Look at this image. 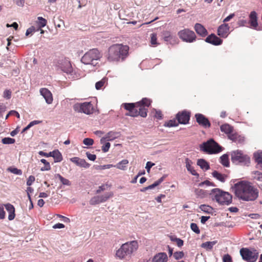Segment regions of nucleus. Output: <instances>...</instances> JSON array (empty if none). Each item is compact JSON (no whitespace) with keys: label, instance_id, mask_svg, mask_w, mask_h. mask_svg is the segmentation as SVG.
Returning a JSON list of instances; mask_svg holds the SVG:
<instances>
[{"label":"nucleus","instance_id":"62","mask_svg":"<svg viewBox=\"0 0 262 262\" xmlns=\"http://www.w3.org/2000/svg\"><path fill=\"white\" fill-rule=\"evenodd\" d=\"M86 155L88 158L91 161H94L96 159V156L95 155L91 154L89 152H86Z\"/></svg>","mask_w":262,"mask_h":262},{"label":"nucleus","instance_id":"6","mask_svg":"<svg viewBox=\"0 0 262 262\" xmlns=\"http://www.w3.org/2000/svg\"><path fill=\"white\" fill-rule=\"evenodd\" d=\"M201 150L208 154H214L222 151V147L213 139H210L206 142L200 144Z\"/></svg>","mask_w":262,"mask_h":262},{"label":"nucleus","instance_id":"26","mask_svg":"<svg viewBox=\"0 0 262 262\" xmlns=\"http://www.w3.org/2000/svg\"><path fill=\"white\" fill-rule=\"evenodd\" d=\"M253 158L257 163L256 167L262 169V151H258L254 153Z\"/></svg>","mask_w":262,"mask_h":262},{"label":"nucleus","instance_id":"54","mask_svg":"<svg viewBox=\"0 0 262 262\" xmlns=\"http://www.w3.org/2000/svg\"><path fill=\"white\" fill-rule=\"evenodd\" d=\"M150 42L152 45H157V35L155 33H152L150 35Z\"/></svg>","mask_w":262,"mask_h":262},{"label":"nucleus","instance_id":"5","mask_svg":"<svg viewBox=\"0 0 262 262\" xmlns=\"http://www.w3.org/2000/svg\"><path fill=\"white\" fill-rule=\"evenodd\" d=\"M101 58L100 53L97 49H93L86 52L81 59V62L85 64L96 66L98 60Z\"/></svg>","mask_w":262,"mask_h":262},{"label":"nucleus","instance_id":"17","mask_svg":"<svg viewBox=\"0 0 262 262\" xmlns=\"http://www.w3.org/2000/svg\"><path fill=\"white\" fill-rule=\"evenodd\" d=\"M229 29L227 24H222L218 27L217 35L222 38H226L229 34Z\"/></svg>","mask_w":262,"mask_h":262},{"label":"nucleus","instance_id":"24","mask_svg":"<svg viewBox=\"0 0 262 262\" xmlns=\"http://www.w3.org/2000/svg\"><path fill=\"white\" fill-rule=\"evenodd\" d=\"M5 206L6 209L9 213V215H8V220L9 221L13 220L15 216L14 207L13 206V205H12V204H11L10 203H7V204H5Z\"/></svg>","mask_w":262,"mask_h":262},{"label":"nucleus","instance_id":"16","mask_svg":"<svg viewBox=\"0 0 262 262\" xmlns=\"http://www.w3.org/2000/svg\"><path fill=\"white\" fill-rule=\"evenodd\" d=\"M205 41L209 43L214 46L221 45L223 42V40L216 36L214 34L212 33L208 35L205 39Z\"/></svg>","mask_w":262,"mask_h":262},{"label":"nucleus","instance_id":"39","mask_svg":"<svg viewBox=\"0 0 262 262\" xmlns=\"http://www.w3.org/2000/svg\"><path fill=\"white\" fill-rule=\"evenodd\" d=\"M163 38L165 41L170 42L171 39L172 38V36L171 33L169 31H165L162 34Z\"/></svg>","mask_w":262,"mask_h":262},{"label":"nucleus","instance_id":"28","mask_svg":"<svg viewBox=\"0 0 262 262\" xmlns=\"http://www.w3.org/2000/svg\"><path fill=\"white\" fill-rule=\"evenodd\" d=\"M186 167L187 170L190 172V173L194 176H199V174L193 169V167L191 166L192 162L191 160L186 158L185 159Z\"/></svg>","mask_w":262,"mask_h":262},{"label":"nucleus","instance_id":"59","mask_svg":"<svg viewBox=\"0 0 262 262\" xmlns=\"http://www.w3.org/2000/svg\"><path fill=\"white\" fill-rule=\"evenodd\" d=\"M108 186V184H103V185H102L101 186H100L99 187H98V189L96 191V193H100L101 191H104L106 189V187Z\"/></svg>","mask_w":262,"mask_h":262},{"label":"nucleus","instance_id":"43","mask_svg":"<svg viewBox=\"0 0 262 262\" xmlns=\"http://www.w3.org/2000/svg\"><path fill=\"white\" fill-rule=\"evenodd\" d=\"M8 170L9 171H10L11 173L16 174V175L20 176L22 174L21 170L18 169L17 168H15V167H10L8 168Z\"/></svg>","mask_w":262,"mask_h":262},{"label":"nucleus","instance_id":"37","mask_svg":"<svg viewBox=\"0 0 262 262\" xmlns=\"http://www.w3.org/2000/svg\"><path fill=\"white\" fill-rule=\"evenodd\" d=\"M113 193L112 192L106 193L104 195H98L100 203L106 202L112 196Z\"/></svg>","mask_w":262,"mask_h":262},{"label":"nucleus","instance_id":"45","mask_svg":"<svg viewBox=\"0 0 262 262\" xmlns=\"http://www.w3.org/2000/svg\"><path fill=\"white\" fill-rule=\"evenodd\" d=\"M200 208L202 211L206 213H210L212 210V207L206 205H201L200 207Z\"/></svg>","mask_w":262,"mask_h":262},{"label":"nucleus","instance_id":"8","mask_svg":"<svg viewBox=\"0 0 262 262\" xmlns=\"http://www.w3.org/2000/svg\"><path fill=\"white\" fill-rule=\"evenodd\" d=\"M59 67L61 71L67 74L69 79L74 80L78 79L80 77L79 74L73 69L70 61L68 59L62 60L59 63Z\"/></svg>","mask_w":262,"mask_h":262},{"label":"nucleus","instance_id":"1","mask_svg":"<svg viewBox=\"0 0 262 262\" xmlns=\"http://www.w3.org/2000/svg\"><path fill=\"white\" fill-rule=\"evenodd\" d=\"M236 196L244 201H254L259 195L257 188L247 181H240L234 184L232 187Z\"/></svg>","mask_w":262,"mask_h":262},{"label":"nucleus","instance_id":"51","mask_svg":"<svg viewBox=\"0 0 262 262\" xmlns=\"http://www.w3.org/2000/svg\"><path fill=\"white\" fill-rule=\"evenodd\" d=\"M254 178L257 181L262 182V172L258 171L254 172Z\"/></svg>","mask_w":262,"mask_h":262},{"label":"nucleus","instance_id":"3","mask_svg":"<svg viewBox=\"0 0 262 262\" xmlns=\"http://www.w3.org/2000/svg\"><path fill=\"white\" fill-rule=\"evenodd\" d=\"M209 195L212 200L215 201L221 205H229L232 202V195L220 188L212 189L210 192Z\"/></svg>","mask_w":262,"mask_h":262},{"label":"nucleus","instance_id":"13","mask_svg":"<svg viewBox=\"0 0 262 262\" xmlns=\"http://www.w3.org/2000/svg\"><path fill=\"white\" fill-rule=\"evenodd\" d=\"M191 113L186 110L178 112L176 115V119L179 124H187L189 123Z\"/></svg>","mask_w":262,"mask_h":262},{"label":"nucleus","instance_id":"12","mask_svg":"<svg viewBox=\"0 0 262 262\" xmlns=\"http://www.w3.org/2000/svg\"><path fill=\"white\" fill-rule=\"evenodd\" d=\"M75 111L78 113H83L87 115L91 114L93 112V105L91 102L77 103L73 106Z\"/></svg>","mask_w":262,"mask_h":262},{"label":"nucleus","instance_id":"33","mask_svg":"<svg viewBox=\"0 0 262 262\" xmlns=\"http://www.w3.org/2000/svg\"><path fill=\"white\" fill-rule=\"evenodd\" d=\"M220 163L225 167H228L229 166V160L228 155L224 154L220 157Z\"/></svg>","mask_w":262,"mask_h":262},{"label":"nucleus","instance_id":"29","mask_svg":"<svg viewBox=\"0 0 262 262\" xmlns=\"http://www.w3.org/2000/svg\"><path fill=\"white\" fill-rule=\"evenodd\" d=\"M212 176L213 178L222 183L225 182L226 178L227 177L226 174H222L216 170H214L212 172Z\"/></svg>","mask_w":262,"mask_h":262},{"label":"nucleus","instance_id":"23","mask_svg":"<svg viewBox=\"0 0 262 262\" xmlns=\"http://www.w3.org/2000/svg\"><path fill=\"white\" fill-rule=\"evenodd\" d=\"M168 260L167 255L166 253L160 252L154 256L152 262H167Z\"/></svg>","mask_w":262,"mask_h":262},{"label":"nucleus","instance_id":"14","mask_svg":"<svg viewBox=\"0 0 262 262\" xmlns=\"http://www.w3.org/2000/svg\"><path fill=\"white\" fill-rule=\"evenodd\" d=\"M196 122L204 128H209L211 126V123L208 119L204 115L197 113L195 115Z\"/></svg>","mask_w":262,"mask_h":262},{"label":"nucleus","instance_id":"36","mask_svg":"<svg viewBox=\"0 0 262 262\" xmlns=\"http://www.w3.org/2000/svg\"><path fill=\"white\" fill-rule=\"evenodd\" d=\"M55 177L56 178H58L62 184L63 185L70 186L71 185V182L68 179L63 178L59 173L56 174L55 175Z\"/></svg>","mask_w":262,"mask_h":262},{"label":"nucleus","instance_id":"50","mask_svg":"<svg viewBox=\"0 0 262 262\" xmlns=\"http://www.w3.org/2000/svg\"><path fill=\"white\" fill-rule=\"evenodd\" d=\"M190 228L194 233L196 234H199L200 233V230L198 225L195 223H191L190 224Z\"/></svg>","mask_w":262,"mask_h":262},{"label":"nucleus","instance_id":"58","mask_svg":"<svg viewBox=\"0 0 262 262\" xmlns=\"http://www.w3.org/2000/svg\"><path fill=\"white\" fill-rule=\"evenodd\" d=\"M13 114H16V116L17 118H20V115H19V114L16 112V111H14V110H12V111H10L9 113L6 115V119H8V118L9 117V116L10 115H12Z\"/></svg>","mask_w":262,"mask_h":262},{"label":"nucleus","instance_id":"20","mask_svg":"<svg viewBox=\"0 0 262 262\" xmlns=\"http://www.w3.org/2000/svg\"><path fill=\"white\" fill-rule=\"evenodd\" d=\"M70 161L76 164V165L85 168H88L90 166V164L87 163L84 159H80L78 157L72 158L70 159Z\"/></svg>","mask_w":262,"mask_h":262},{"label":"nucleus","instance_id":"11","mask_svg":"<svg viewBox=\"0 0 262 262\" xmlns=\"http://www.w3.org/2000/svg\"><path fill=\"white\" fill-rule=\"evenodd\" d=\"M179 38L184 42L192 43L196 39V36L194 31L189 29H184L178 33Z\"/></svg>","mask_w":262,"mask_h":262},{"label":"nucleus","instance_id":"35","mask_svg":"<svg viewBox=\"0 0 262 262\" xmlns=\"http://www.w3.org/2000/svg\"><path fill=\"white\" fill-rule=\"evenodd\" d=\"M128 163V161L127 159H123L114 166L121 170H125Z\"/></svg>","mask_w":262,"mask_h":262},{"label":"nucleus","instance_id":"30","mask_svg":"<svg viewBox=\"0 0 262 262\" xmlns=\"http://www.w3.org/2000/svg\"><path fill=\"white\" fill-rule=\"evenodd\" d=\"M197 165L200 167L203 170L206 171L210 168L209 163L203 159H200L198 160Z\"/></svg>","mask_w":262,"mask_h":262},{"label":"nucleus","instance_id":"22","mask_svg":"<svg viewBox=\"0 0 262 262\" xmlns=\"http://www.w3.org/2000/svg\"><path fill=\"white\" fill-rule=\"evenodd\" d=\"M250 23L253 29L260 30L257 28L258 26L257 13L255 11L251 12L249 15Z\"/></svg>","mask_w":262,"mask_h":262},{"label":"nucleus","instance_id":"34","mask_svg":"<svg viewBox=\"0 0 262 262\" xmlns=\"http://www.w3.org/2000/svg\"><path fill=\"white\" fill-rule=\"evenodd\" d=\"M119 133L116 132L111 131L109 132L106 135V137L107 138V141H112L115 140L119 137Z\"/></svg>","mask_w":262,"mask_h":262},{"label":"nucleus","instance_id":"18","mask_svg":"<svg viewBox=\"0 0 262 262\" xmlns=\"http://www.w3.org/2000/svg\"><path fill=\"white\" fill-rule=\"evenodd\" d=\"M228 139L236 144H243L245 142L244 136L238 134L237 133H233L232 135L228 136Z\"/></svg>","mask_w":262,"mask_h":262},{"label":"nucleus","instance_id":"10","mask_svg":"<svg viewBox=\"0 0 262 262\" xmlns=\"http://www.w3.org/2000/svg\"><path fill=\"white\" fill-rule=\"evenodd\" d=\"M240 254L242 258L247 262H255L258 256L257 250H250L246 248H243L240 250Z\"/></svg>","mask_w":262,"mask_h":262},{"label":"nucleus","instance_id":"9","mask_svg":"<svg viewBox=\"0 0 262 262\" xmlns=\"http://www.w3.org/2000/svg\"><path fill=\"white\" fill-rule=\"evenodd\" d=\"M151 100L147 98H143L142 99L136 103V113L137 116L140 115L142 117L147 116V107L150 105Z\"/></svg>","mask_w":262,"mask_h":262},{"label":"nucleus","instance_id":"7","mask_svg":"<svg viewBox=\"0 0 262 262\" xmlns=\"http://www.w3.org/2000/svg\"><path fill=\"white\" fill-rule=\"evenodd\" d=\"M231 157L232 162L235 165H248L250 163V157L239 150L232 151Z\"/></svg>","mask_w":262,"mask_h":262},{"label":"nucleus","instance_id":"27","mask_svg":"<svg viewBox=\"0 0 262 262\" xmlns=\"http://www.w3.org/2000/svg\"><path fill=\"white\" fill-rule=\"evenodd\" d=\"M49 155L51 156L54 158L55 162H60L63 159L61 154L57 149L49 152Z\"/></svg>","mask_w":262,"mask_h":262},{"label":"nucleus","instance_id":"60","mask_svg":"<svg viewBox=\"0 0 262 262\" xmlns=\"http://www.w3.org/2000/svg\"><path fill=\"white\" fill-rule=\"evenodd\" d=\"M223 262H232L231 256L228 254L224 255L223 258Z\"/></svg>","mask_w":262,"mask_h":262},{"label":"nucleus","instance_id":"53","mask_svg":"<svg viewBox=\"0 0 262 262\" xmlns=\"http://www.w3.org/2000/svg\"><path fill=\"white\" fill-rule=\"evenodd\" d=\"M83 143L85 145L91 146L94 143V140L91 138H86L84 139Z\"/></svg>","mask_w":262,"mask_h":262},{"label":"nucleus","instance_id":"40","mask_svg":"<svg viewBox=\"0 0 262 262\" xmlns=\"http://www.w3.org/2000/svg\"><path fill=\"white\" fill-rule=\"evenodd\" d=\"M106 80L107 79L106 78H103L101 80L97 82L95 84V88L96 90H98L101 89V88L104 85Z\"/></svg>","mask_w":262,"mask_h":262},{"label":"nucleus","instance_id":"42","mask_svg":"<svg viewBox=\"0 0 262 262\" xmlns=\"http://www.w3.org/2000/svg\"><path fill=\"white\" fill-rule=\"evenodd\" d=\"M15 142V140L14 139L10 137H5L2 140V142L4 144H11L14 143Z\"/></svg>","mask_w":262,"mask_h":262},{"label":"nucleus","instance_id":"46","mask_svg":"<svg viewBox=\"0 0 262 262\" xmlns=\"http://www.w3.org/2000/svg\"><path fill=\"white\" fill-rule=\"evenodd\" d=\"M114 166L112 164H107L104 165H97L95 166V168L97 170H103L105 169H109Z\"/></svg>","mask_w":262,"mask_h":262},{"label":"nucleus","instance_id":"63","mask_svg":"<svg viewBox=\"0 0 262 262\" xmlns=\"http://www.w3.org/2000/svg\"><path fill=\"white\" fill-rule=\"evenodd\" d=\"M176 239V242L177 243V245L179 247H181L183 245L184 242L182 239H181L179 238H178V239Z\"/></svg>","mask_w":262,"mask_h":262},{"label":"nucleus","instance_id":"61","mask_svg":"<svg viewBox=\"0 0 262 262\" xmlns=\"http://www.w3.org/2000/svg\"><path fill=\"white\" fill-rule=\"evenodd\" d=\"M154 165H155V163H154L150 161H148L146 163L145 168L146 169L147 172H148V173L149 172L150 168Z\"/></svg>","mask_w":262,"mask_h":262},{"label":"nucleus","instance_id":"57","mask_svg":"<svg viewBox=\"0 0 262 262\" xmlns=\"http://www.w3.org/2000/svg\"><path fill=\"white\" fill-rule=\"evenodd\" d=\"M5 217V212L4 209V205H0V220L4 219Z\"/></svg>","mask_w":262,"mask_h":262},{"label":"nucleus","instance_id":"31","mask_svg":"<svg viewBox=\"0 0 262 262\" xmlns=\"http://www.w3.org/2000/svg\"><path fill=\"white\" fill-rule=\"evenodd\" d=\"M194 193L198 198H204L208 195H209L210 192L207 190H204L201 189H195Z\"/></svg>","mask_w":262,"mask_h":262},{"label":"nucleus","instance_id":"44","mask_svg":"<svg viewBox=\"0 0 262 262\" xmlns=\"http://www.w3.org/2000/svg\"><path fill=\"white\" fill-rule=\"evenodd\" d=\"M38 25L39 28H43L47 25V20L42 17H38Z\"/></svg>","mask_w":262,"mask_h":262},{"label":"nucleus","instance_id":"15","mask_svg":"<svg viewBox=\"0 0 262 262\" xmlns=\"http://www.w3.org/2000/svg\"><path fill=\"white\" fill-rule=\"evenodd\" d=\"M124 108L129 111L128 113H127L126 115L132 117H137V114L136 113V103H124L122 104Z\"/></svg>","mask_w":262,"mask_h":262},{"label":"nucleus","instance_id":"48","mask_svg":"<svg viewBox=\"0 0 262 262\" xmlns=\"http://www.w3.org/2000/svg\"><path fill=\"white\" fill-rule=\"evenodd\" d=\"M174 258L177 259H180L184 256V253L183 251H178L173 253Z\"/></svg>","mask_w":262,"mask_h":262},{"label":"nucleus","instance_id":"49","mask_svg":"<svg viewBox=\"0 0 262 262\" xmlns=\"http://www.w3.org/2000/svg\"><path fill=\"white\" fill-rule=\"evenodd\" d=\"M206 185L208 186H215V185L213 182H210L209 180H205L203 182H202L199 184V187H203L204 185Z\"/></svg>","mask_w":262,"mask_h":262},{"label":"nucleus","instance_id":"25","mask_svg":"<svg viewBox=\"0 0 262 262\" xmlns=\"http://www.w3.org/2000/svg\"><path fill=\"white\" fill-rule=\"evenodd\" d=\"M221 131L228 136L233 133V127L228 123H225L220 126Z\"/></svg>","mask_w":262,"mask_h":262},{"label":"nucleus","instance_id":"19","mask_svg":"<svg viewBox=\"0 0 262 262\" xmlns=\"http://www.w3.org/2000/svg\"><path fill=\"white\" fill-rule=\"evenodd\" d=\"M40 93L48 104H51L52 103V94L49 90L46 88H41L40 90Z\"/></svg>","mask_w":262,"mask_h":262},{"label":"nucleus","instance_id":"47","mask_svg":"<svg viewBox=\"0 0 262 262\" xmlns=\"http://www.w3.org/2000/svg\"><path fill=\"white\" fill-rule=\"evenodd\" d=\"M90 203L92 205H95L101 203L99 200V196L97 195L92 198L90 201Z\"/></svg>","mask_w":262,"mask_h":262},{"label":"nucleus","instance_id":"56","mask_svg":"<svg viewBox=\"0 0 262 262\" xmlns=\"http://www.w3.org/2000/svg\"><path fill=\"white\" fill-rule=\"evenodd\" d=\"M35 177L33 176H30L27 181V185L31 186L32 183L35 181Z\"/></svg>","mask_w":262,"mask_h":262},{"label":"nucleus","instance_id":"41","mask_svg":"<svg viewBox=\"0 0 262 262\" xmlns=\"http://www.w3.org/2000/svg\"><path fill=\"white\" fill-rule=\"evenodd\" d=\"M179 122H177L176 120H170L165 123V126L169 127L177 126L179 125Z\"/></svg>","mask_w":262,"mask_h":262},{"label":"nucleus","instance_id":"64","mask_svg":"<svg viewBox=\"0 0 262 262\" xmlns=\"http://www.w3.org/2000/svg\"><path fill=\"white\" fill-rule=\"evenodd\" d=\"M247 24V21L245 19H241L238 21V25L240 27L246 26Z\"/></svg>","mask_w":262,"mask_h":262},{"label":"nucleus","instance_id":"32","mask_svg":"<svg viewBox=\"0 0 262 262\" xmlns=\"http://www.w3.org/2000/svg\"><path fill=\"white\" fill-rule=\"evenodd\" d=\"M217 243V241H213L211 242H206L205 243H203L201 247L207 250H211L212 248L214 245H215Z\"/></svg>","mask_w":262,"mask_h":262},{"label":"nucleus","instance_id":"21","mask_svg":"<svg viewBox=\"0 0 262 262\" xmlns=\"http://www.w3.org/2000/svg\"><path fill=\"white\" fill-rule=\"evenodd\" d=\"M194 29L196 33L202 37H205L208 34V32L206 29L200 23L195 24Z\"/></svg>","mask_w":262,"mask_h":262},{"label":"nucleus","instance_id":"2","mask_svg":"<svg viewBox=\"0 0 262 262\" xmlns=\"http://www.w3.org/2000/svg\"><path fill=\"white\" fill-rule=\"evenodd\" d=\"M129 47L122 44H115L108 51L107 59L110 61H122L128 56Z\"/></svg>","mask_w":262,"mask_h":262},{"label":"nucleus","instance_id":"4","mask_svg":"<svg viewBox=\"0 0 262 262\" xmlns=\"http://www.w3.org/2000/svg\"><path fill=\"white\" fill-rule=\"evenodd\" d=\"M138 248V242L133 241L123 244L116 251V256L120 259L124 258L126 256H130Z\"/></svg>","mask_w":262,"mask_h":262},{"label":"nucleus","instance_id":"52","mask_svg":"<svg viewBox=\"0 0 262 262\" xmlns=\"http://www.w3.org/2000/svg\"><path fill=\"white\" fill-rule=\"evenodd\" d=\"M12 92L10 90H6L3 93V97L7 99H9L11 97Z\"/></svg>","mask_w":262,"mask_h":262},{"label":"nucleus","instance_id":"38","mask_svg":"<svg viewBox=\"0 0 262 262\" xmlns=\"http://www.w3.org/2000/svg\"><path fill=\"white\" fill-rule=\"evenodd\" d=\"M40 162L44 164L45 166L41 168L40 170L42 171L46 170H49L51 169V166L49 162H48L46 159H42L40 160Z\"/></svg>","mask_w":262,"mask_h":262},{"label":"nucleus","instance_id":"55","mask_svg":"<svg viewBox=\"0 0 262 262\" xmlns=\"http://www.w3.org/2000/svg\"><path fill=\"white\" fill-rule=\"evenodd\" d=\"M111 144L109 142L105 143L102 146V150L104 152H106L108 151L110 148Z\"/></svg>","mask_w":262,"mask_h":262}]
</instances>
